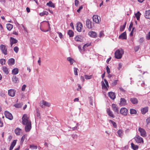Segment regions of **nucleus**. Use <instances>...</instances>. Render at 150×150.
I'll return each instance as SVG.
<instances>
[{"instance_id": "1", "label": "nucleus", "mask_w": 150, "mask_h": 150, "mask_svg": "<svg viewBox=\"0 0 150 150\" xmlns=\"http://www.w3.org/2000/svg\"><path fill=\"white\" fill-rule=\"evenodd\" d=\"M22 119L23 124L25 125V131L26 132H29L31 128V124L29 117L26 115H24L22 117Z\"/></svg>"}, {"instance_id": "2", "label": "nucleus", "mask_w": 150, "mask_h": 150, "mask_svg": "<svg viewBox=\"0 0 150 150\" xmlns=\"http://www.w3.org/2000/svg\"><path fill=\"white\" fill-rule=\"evenodd\" d=\"M124 53V51L121 48L119 49L116 50L115 53V57L117 59H120Z\"/></svg>"}, {"instance_id": "3", "label": "nucleus", "mask_w": 150, "mask_h": 150, "mask_svg": "<svg viewBox=\"0 0 150 150\" xmlns=\"http://www.w3.org/2000/svg\"><path fill=\"white\" fill-rule=\"evenodd\" d=\"M101 83L102 88L105 89L106 91H107L108 90V88L109 87V85L107 80L105 79H104V81H102Z\"/></svg>"}, {"instance_id": "4", "label": "nucleus", "mask_w": 150, "mask_h": 150, "mask_svg": "<svg viewBox=\"0 0 150 150\" xmlns=\"http://www.w3.org/2000/svg\"><path fill=\"white\" fill-rule=\"evenodd\" d=\"M136 142L138 144H143L144 140L142 138L138 135H137L134 138Z\"/></svg>"}, {"instance_id": "5", "label": "nucleus", "mask_w": 150, "mask_h": 150, "mask_svg": "<svg viewBox=\"0 0 150 150\" xmlns=\"http://www.w3.org/2000/svg\"><path fill=\"white\" fill-rule=\"evenodd\" d=\"M0 49L4 55H6L8 54L7 48L6 45L1 44L0 45Z\"/></svg>"}, {"instance_id": "6", "label": "nucleus", "mask_w": 150, "mask_h": 150, "mask_svg": "<svg viewBox=\"0 0 150 150\" xmlns=\"http://www.w3.org/2000/svg\"><path fill=\"white\" fill-rule=\"evenodd\" d=\"M4 115L5 117L9 119L10 120H12L13 119V116L10 112L7 111H6L4 112Z\"/></svg>"}, {"instance_id": "7", "label": "nucleus", "mask_w": 150, "mask_h": 150, "mask_svg": "<svg viewBox=\"0 0 150 150\" xmlns=\"http://www.w3.org/2000/svg\"><path fill=\"white\" fill-rule=\"evenodd\" d=\"M138 130L140 133V135L143 137H146L147 136L145 130L143 129L140 127L138 129Z\"/></svg>"}, {"instance_id": "8", "label": "nucleus", "mask_w": 150, "mask_h": 150, "mask_svg": "<svg viewBox=\"0 0 150 150\" xmlns=\"http://www.w3.org/2000/svg\"><path fill=\"white\" fill-rule=\"evenodd\" d=\"M16 91L13 89H10L8 91V94L9 96L13 97L15 96Z\"/></svg>"}, {"instance_id": "9", "label": "nucleus", "mask_w": 150, "mask_h": 150, "mask_svg": "<svg viewBox=\"0 0 150 150\" xmlns=\"http://www.w3.org/2000/svg\"><path fill=\"white\" fill-rule=\"evenodd\" d=\"M120 113L123 115H127V110L125 108H122L120 110Z\"/></svg>"}, {"instance_id": "10", "label": "nucleus", "mask_w": 150, "mask_h": 150, "mask_svg": "<svg viewBox=\"0 0 150 150\" xmlns=\"http://www.w3.org/2000/svg\"><path fill=\"white\" fill-rule=\"evenodd\" d=\"M93 19L94 22L96 23H98L100 21V18L97 15H94L93 16Z\"/></svg>"}, {"instance_id": "11", "label": "nucleus", "mask_w": 150, "mask_h": 150, "mask_svg": "<svg viewBox=\"0 0 150 150\" xmlns=\"http://www.w3.org/2000/svg\"><path fill=\"white\" fill-rule=\"evenodd\" d=\"M10 42L11 46L12 47L13 44L17 42L18 40L13 38L11 37L10 38Z\"/></svg>"}, {"instance_id": "12", "label": "nucleus", "mask_w": 150, "mask_h": 150, "mask_svg": "<svg viewBox=\"0 0 150 150\" xmlns=\"http://www.w3.org/2000/svg\"><path fill=\"white\" fill-rule=\"evenodd\" d=\"M86 25L88 28H92V23L88 19H87L86 21Z\"/></svg>"}, {"instance_id": "13", "label": "nucleus", "mask_w": 150, "mask_h": 150, "mask_svg": "<svg viewBox=\"0 0 150 150\" xmlns=\"http://www.w3.org/2000/svg\"><path fill=\"white\" fill-rule=\"evenodd\" d=\"M83 27L82 25L81 22H78L77 24L76 29L79 32L81 31L82 28Z\"/></svg>"}, {"instance_id": "14", "label": "nucleus", "mask_w": 150, "mask_h": 150, "mask_svg": "<svg viewBox=\"0 0 150 150\" xmlns=\"http://www.w3.org/2000/svg\"><path fill=\"white\" fill-rule=\"evenodd\" d=\"M118 38L120 39H126L127 37L126 32H123L119 36Z\"/></svg>"}, {"instance_id": "15", "label": "nucleus", "mask_w": 150, "mask_h": 150, "mask_svg": "<svg viewBox=\"0 0 150 150\" xmlns=\"http://www.w3.org/2000/svg\"><path fill=\"white\" fill-rule=\"evenodd\" d=\"M120 104L121 106L125 105L127 104V102L126 100L124 98H121L120 99Z\"/></svg>"}, {"instance_id": "16", "label": "nucleus", "mask_w": 150, "mask_h": 150, "mask_svg": "<svg viewBox=\"0 0 150 150\" xmlns=\"http://www.w3.org/2000/svg\"><path fill=\"white\" fill-rule=\"evenodd\" d=\"M88 34L90 36L93 38H95L97 36L96 33L95 32L93 31L89 32Z\"/></svg>"}, {"instance_id": "17", "label": "nucleus", "mask_w": 150, "mask_h": 150, "mask_svg": "<svg viewBox=\"0 0 150 150\" xmlns=\"http://www.w3.org/2000/svg\"><path fill=\"white\" fill-rule=\"evenodd\" d=\"M46 23L45 24V25L46 26H48L49 28V29H47V30H45L43 29H42L41 27L40 28V29L43 32H47L50 30V24L49 22L48 21H46Z\"/></svg>"}, {"instance_id": "18", "label": "nucleus", "mask_w": 150, "mask_h": 150, "mask_svg": "<svg viewBox=\"0 0 150 150\" xmlns=\"http://www.w3.org/2000/svg\"><path fill=\"white\" fill-rule=\"evenodd\" d=\"M112 109L115 112L117 113H118L119 112L118 109L117 105L114 104H112Z\"/></svg>"}, {"instance_id": "19", "label": "nucleus", "mask_w": 150, "mask_h": 150, "mask_svg": "<svg viewBox=\"0 0 150 150\" xmlns=\"http://www.w3.org/2000/svg\"><path fill=\"white\" fill-rule=\"evenodd\" d=\"M107 112L108 115L112 118H114L115 116L113 115L112 112L110 110V109L108 108L107 109Z\"/></svg>"}, {"instance_id": "20", "label": "nucleus", "mask_w": 150, "mask_h": 150, "mask_svg": "<svg viewBox=\"0 0 150 150\" xmlns=\"http://www.w3.org/2000/svg\"><path fill=\"white\" fill-rule=\"evenodd\" d=\"M108 95L109 97L112 100H114L115 98V93L112 92H110L108 93Z\"/></svg>"}, {"instance_id": "21", "label": "nucleus", "mask_w": 150, "mask_h": 150, "mask_svg": "<svg viewBox=\"0 0 150 150\" xmlns=\"http://www.w3.org/2000/svg\"><path fill=\"white\" fill-rule=\"evenodd\" d=\"M17 141V140H14L12 142L9 148V150H13V147H14V146H15L16 144Z\"/></svg>"}, {"instance_id": "22", "label": "nucleus", "mask_w": 150, "mask_h": 150, "mask_svg": "<svg viewBox=\"0 0 150 150\" xmlns=\"http://www.w3.org/2000/svg\"><path fill=\"white\" fill-rule=\"evenodd\" d=\"M2 70L7 75L9 73L8 69L5 66H3L2 67Z\"/></svg>"}, {"instance_id": "23", "label": "nucleus", "mask_w": 150, "mask_h": 150, "mask_svg": "<svg viewBox=\"0 0 150 150\" xmlns=\"http://www.w3.org/2000/svg\"><path fill=\"white\" fill-rule=\"evenodd\" d=\"M130 100L132 103L133 104H136L138 103V100L137 99L135 98H131L130 99Z\"/></svg>"}, {"instance_id": "24", "label": "nucleus", "mask_w": 150, "mask_h": 150, "mask_svg": "<svg viewBox=\"0 0 150 150\" xmlns=\"http://www.w3.org/2000/svg\"><path fill=\"white\" fill-rule=\"evenodd\" d=\"M145 17L146 18L150 19V11H146L145 13Z\"/></svg>"}, {"instance_id": "25", "label": "nucleus", "mask_w": 150, "mask_h": 150, "mask_svg": "<svg viewBox=\"0 0 150 150\" xmlns=\"http://www.w3.org/2000/svg\"><path fill=\"white\" fill-rule=\"evenodd\" d=\"M15 60L14 59L11 58L8 59V64L9 65H12L14 64Z\"/></svg>"}, {"instance_id": "26", "label": "nucleus", "mask_w": 150, "mask_h": 150, "mask_svg": "<svg viewBox=\"0 0 150 150\" xmlns=\"http://www.w3.org/2000/svg\"><path fill=\"white\" fill-rule=\"evenodd\" d=\"M148 109L147 107H146L142 108L141 110L142 113L143 114H145L148 111Z\"/></svg>"}, {"instance_id": "27", "label": "nucleus", "mask_w": 150, "mask_h": 150, "mask_svg": "<svg viewBox=\"0 0 150 150\" xmlns=\"http://www.w3.org/2000/svg\"><path fill=\"white\" fill-rule=\"evenodd\" d=\"M18 72L19 70L18 68H14L12 70V74L13 75H16L18 73Z\"/></svg>"}, {"instance_id": "28", "label": "nucleus", "mask_w": 150, "mask_h": 150, "mask_svg": "<svg viewBox=\"0 0 150 150\" xmlns=\"http://www.w3.org/2000/svg\"><path fill=\"white\" fill-rule=\"evenodd\" d=\"M21 132V129L19 128H17L15 130V134L17 135H19L20 134Z\"/></svg>"}, {"instance_id": "29", "label": "nucleus", "mask_w": 150, "mask_h": 150, "mask_svg": "<svg viewBox=\"0 0 150 150\" xmlns=\"http://www.w3.org/2000/svg\"><path fill=\"white\" fill-rule=\"evenodd\" d=\"M6 27L8 30L10 31L12 29L13 25L10 24L8 23L6 25Z\"/></svg>"}, {"instance_id": "30", "label": "nucleus", "mask_w": 150, "mask_h": 150, "mask_svg": "<svg viewBox=\"0 0 150 150\" xmlns=\"http://www.w3.org/2000/svg\"><path fill=\"white\" fill-rule=\"evenodd\" d=\"M12 80L13 83H16L18 81V78L16 76H13L12 78Z\"/></svg>"}, {"instance_id": "31", "label": "nucleus", "mask_w": 150, "mask_h": 150, "mask_svg": "<svg viewBox=\"0 0 150 150\" xmlns=\"http://www.w3.org/2000/svg\"><path fill=\"white\" fill-rule=\"evenodd\" d=\"M67 59L68 61H69L70 62V64L71 65L74 62V59L71 58V57H68L67 58Z\"/></svg>"}, {"instance_id": "32", "label": "nucleus", "mask_w": 150, "mask_h": 150, "mask_svg": "<svg viewBox=\"0 0 150 150\" xmlns=\"http://www.w3.org/2000/svg\"><path fill=\"white\" fill-rule=\"evenodd\" d=\"M131 146L132 148L134 150H137L139 148L138 146L134 144L133 143H131Z\"/></svg>"}, {"instance_id": "33", "label": "nucleus", "mask_w": 150, "mask_h": 150, "mask_svg": "<svg viewBox=\"0 0 150 150\" xmlns=\"http://www.w3.org/2000/svg\"><path fill=\"white\" fill-rule=\"evenodd\" d=\"M47 5L53 8L55 7L54 4L51 1H50L48 3H47Z\"/></svg>"}, {"instance_id": "34", "label": "nucleus", "mask_w": 150, "mask_h": 150, "mask_svg": "<svg viewBox=\"0 0 150 150\" xmlns=\"http://www.w3.org/2000/svg\"><path fill=\"white\" fill-rule=\"evenodd\" d=\"M39 14L40 16H42L44 15H47L48 14V13L46 11H44L40 13Z\"/></svg>"}, {"instance_id": "35", "label": "nucleus", "mask_w": 150, "mask_h": 150, "mask_svg": "<svg viewBox=\"0 0 150 150\" xmlns=\"http://www.w3.org/2000/svg\"><path fill=\"white\" fill-rule=\"evenodd\" d=\"M135 14L137 20H139L140 18V15H141V13L139 11H138L137 12V13H135Z\"/></svg>"}, {"instance_id": "36", "label": "nucleus", "mask_w": 150, "mask_h": 150, "mask_svg": "<svg viewBox=\"0 0 150 150\" xmlns=\"http://www.w3.org/2000/svg\"><path fill=\"white\" fill-rule=\"evenodd\" d=\"M75 40L76 41L81 42L82 39L81 38V37L80 36H76L75 38Z\"/></svg>"}, {"instance_id": "37", "label": "nucleus", "mask_w": 150, "mask_h": 150, "mask_svg": "<svg viewBox=\"0 0 150 150\" xmlns=\"http://www.w3.org/2000/svg\"><path fill=\"white\" fill-rule=\"evenodd\" d=\"M118 135L120 137H122L123 135V132L121 129H119L117 132Z\"/></svg>"}, {"instance_id": "38", "label": "nucleus", "mask_w": 150, "mask_h": 150, "mask_svg": "<svg viewBox=\"0 0 150 150\" xmlns=\"http://www.w3.org/2000/svg\"><path fill=\"white\" fill-rule=\"evenodd\" d=\"M68 33L70 37H72L74 35V33L71 30H69L68 32Z\"/></svg>"}, {"instance_id": "39", "label": "nucleus", "mask_w": 150, "mask_h": 150, "mask_svg": "<svg viewBox=\"0 0 150 150\" xmlns=\"http://www.w3.org/2000/svg\"><path fill=\"white\" fill-rule=\"evenodd\" d=\"M22 105L23 104L22 103H20L15 104L14 105V106L16 108H21L22 107Z\"/></svg>"}, {"instance_id": "40", "label": "nucleus", "mask_w": 150, "mask_h": 150, "mask_svg": "<svg viewBox=\"0 0 150 150\" xmlns=\"http://www.w3.org/2000/svg\"><path fill=\"white\" fill-rule=\"evenodd\" d=\"M130 113L131 114H136L137 111L136 110L133 109H130Z\"/></svg>"}, {"instance_id": "41", "label": "nucleus", "mask_w": 150, "mask_h": 150, "mask_svg": "<svg viewBox=\"0 0 150 150\" xmlns=\"http://www.w3.org/2000/svg\"><path fill=\"white\" fill-rule=\"evenodd\" d=\"M36 116L37 118L38 119H40V114L39 110L38 109L36 110Z\"/></svg>"}, {"instance_id": "42", "label": "nucleus", "mask_w": 150, "mask_h": 150, "mask_svg": "<svg viewBox=\"0 0 150 150\" xmlns=\"http://www.w3.org/2000/svg\"><path fill=\"white\" fill-rule=\"evenodd\" d=\"M27 136V134L24 135L21 139V143H23L25 139Z\"/></svg>"}, {"instance_id": "43", "label": "nucleus", "mask_w": 150, "mask_h": 150, "mask_svg": "<svg viewBox=\"0 0 150 150\" xmlns=\"http://www.w3.org/2000/svg\"><path fill=\"white\" fill-rule=\"evenodd\" d=\"M44 106H47V107H50V105L51 104L50 103H48V102H47L45 101L44 100Z\"/></svg>"}, {"instance_id": "44", "label": "nucleus", "mask_w": 150, "mask_h": 150, "mask_svg": "<svg viewBox=\"0 0 150 150\" xmlns=\"http://www.w3.org/2000/svg\"><path fill=\"white\" fill-rule=\"evenodd\" d=\"M89 103L91 105H93V98L92 97H89Z\"/></svg>"}, {"instance_id": "45", "label": "nucleus", "mask_w": 150, "mask_h": 150, "mask_svg": "<svg viewBox=\"0 0 150 150\" xmlns=\"http://www.w3.org/2000/svg\"><path fill=\"white\" fill-rule=\"evenodd\" d=\"M90 44H85L83 47V51H84L86 50V48L90 45Z\"/></svg>"}, {"instance_id": "46", "label": "nucleus", "mask_w": 150, "mask_h": 150, "mask_svg": "<svg viewBox=\"0 0 150 150\" xmlns=\"http://www.w3.org/2000/svg\"><path fill=\"white\" fill-rule=\"evenodd\" d=\"M110 122H111V123L113 127H115L116 128L117 127V124L114 121H113L112 120H110L109 121Z\"/></svg>"}, {"instance_id": "47", "label": "nucleus", "mask_w": 150, "mask_h": 150, "mask_svg": "<svg viewBox=\"0 0 150 150\" xmlns=\"http://www.w3.org/2000/svg\"><path fill=\"white\" fill-rule=\"evenodd\" d=\"M30 148L32 149H37V146L34 145H30Z\"/></svg>"}, {"instance_id": "48", "label": "nucleus", "mask_w": 150, "mask_h": 150, "mask_svg": "<svg viewBox=\"0 0 150 150\" xmlns=\"http://www.w3.org/2000/svg\"><path fill=\"white\" fill-rule=\"evenodd\" d=\"M6 62V60L4 59H1L0 60V63L2 65L5 64Z\"/></svg>"}, {"instance_id": "49", "label": "nucleus", "mask_w": 150, "mask_h": 150, "mask_svg": "<svg viewBox=\"0 0 150 150\" xmlns=\"http://www.w3.org/2000/svg\"><path fill=\"white\" fill-rule=\"evenodd\" d=\"M0 96L2 97H4L5 96L4 91H0Z\"/></svg>"}, {"instance_id": "50", "label": "nucleus", "mask_w": 150, "mask_h": 150, "mask_svg": "<svg viewBox=\"0 0 150 150\" xmlns=\"http://www.w3.org/2000/svg\"><path fill=\"white\" fill-rule=\"evenodd\" d=\"M85 78L86 79H91L92 77V75L88 76L87 75H85Z\"/></svg>"}, {"instance_id": "51", "label": "nucleus", "mask_w": 150, "mask_h": 150, "mask_svg": "<svg viewBox=\"0 0 150 150\" xmlns=\"http://www.w3.org/2000/svg\"><path fill=\"white\" fill-rule=\"evenodd\" d=\"M125 25H126V23H125V24L124 25L122 26H121L120 27V31H123L124 30V29L125 28Z\"/></svg>"}, {"instance_id": "52", "label": "nucleus", "mask_w": 150, "mask_h": 150, "mask_svg": "<svg viewBox=\"0 0 150 150\" xmlns=\"http://www.w3.org/2000/svg\"><path fill=\"white\" fill-rule=\"evenodd\" d=\"M74 75H78V73H77L78 69L76 67H74Z\"/></svg>"}, {"instance_id": "53", "label": "nucleus", "mask_w": 150, "mask_h": 150, "mask_svg": "<svg viewBox=\"0 0 150 150\" xmlns=\"http://www.w3.org/2000/svg\"><path fill=\"white\" fill-rule=\"evenodd\" d=\"M44 100L41 101L40 103V106L42 108L44 107Z\"/></svg>"}, {"instance_id": "54", "label": "nucleus", "mask_w": 150, "mask_h": 150, "mask_svg": "<svg viewBox=\"0 0 150 150\" xmlns=\"http://www.w3.org/2000/svg\"><path fill=\"white\" fill-rule=\"evenodd\" d=\"M104 36L103 32L101 31L100 32L99 36L100 38L103 37Z\"/></svg>"}, {"instance_id": "55", "label": "nucleus", "mask_w": 150, "mask_h": 150, "mask_svg": "<svg viewBox=\"0 0 150 150\" xmlns=\"http://www.w3.org/2000/svg\"><path fill=\"white\" fill-rule=\"evenodd\" d=\"M78 48L80 52L82 53L83 51V49H82L81 47L79 45L78 46Z\"/></svg>"}, {"instance_id": "56", "label": "nucleus", "mask_w": 150, "mask_h": 150, "mask_svg": "<svg viewBox=\"0 0 150 150\" xmlns=\"http://www.w3.org/2000/svg\"><path fill=\"white\" fill-rule=\"evenodd\" d=\"M19 48L17 47H15L14 48V51L16 53H17L18 51Z\"/></svg>"}, {"instance_id": "57", "label": "nucleus", "mask_w": 150, "mask_h": 150, "mask_svg": "<svg viewBox=\"0 0 150 150\" xmlns=\"http://www.w3.org/2000/svg\"><path fill=\"white\" fill-rule=\"evenodd\" d=\"M146 39L148 40H150V31L149 32L146 36Z\"/></svg>"}, {"instance_id": "58", "label": "nucleus", "mask_w": 150, "mask_h": 150, "mask_svg": "<svg viewBox=\"0 0 150 150\" xmlns=\"http://www.w3.org/2000/svg\"><path fill=\"white\" fill-rule=\"evenodd\" d=\"M146 122L148 125H150V117L146 119Z\"/></svg>"}, {"instance_id": "59", "label": "nucleus", "mask_w": 150, "mask_h": 150, "mask_svg": "<svg viewBox=\"0 0 150 150\" xmlns=\"http://www.w3.org/2000/svg\"><path fill=\"white\" fill-rule=\"evenodd\" d=\"M122 64L121 63H120L118 64V69L120 70L122 68Z\"/></svg>"}, {"instance_id": "60", "label": "nucleus", "mask_w": 150, "mask_h": 150, "mask_svg": "<svg viewBox=\"0 0 150 150\" xmlns=\"http://www.w3.org/2000/svg\"><path fill=\"white\" fill-rule=\"evenodd\" d=\"M26 87V85H23L22 87L21 88V90L22 91H24L25 90V88Z\"/></svg>"}, {"instance_id": "61", "label": "nucleus", "mask_w": 150, "mask_h": 150, "mask_svg": "<svg viewBox=\"0 0 150 150\" xmlns=\"http://www.w3.org/2000/svg\"><path fill=\"white\" fill-rule=\"evenodd\" d=\"M79 4V1L78 0H75V6H78Z\"/></svg>"}, {"instance_id": "62", "label": "nucleus", "mask_w": 150, "mask_h": 150, "mask_svg": "<svg viewBox=\"0 0 150 150\" xmlns=\"http://www.w3.org/2000/svg\"><path fill=\"white\" fill-rule=\"evenodd\" d=\"M57 33L59 35V38H62V36H63V35H62V33H61L59 32H57Z\"/></svg>"}, {"instance_id": "63", "label": "nucleus", "mask_w": 150, "mask_h": 150, "mask_svg": "<svg viewBox=\"0 0 150 150\" xmlns=\"http://www.w3.org/2000/svg\"><path fill=\"white\" fill-rule=\"evenodd\" d=\"M107 72L108 74H109L110 73V71L109 68L108 66H107L106 67Z\"/></svg>"}, {"instance_id": "64", "label": "nucleus", "mask_w": 150, "mask_h": 150, "mask_svg": "<svg viewBox=\"0 0 150 150\" xmlns=\"http://www.w3.org/2000/svg\"><path fill=\"white\" fill-rule=\"evenodd\" d=\"M139 47L138 46H136L134 47V50L135 52H137L139 50Z\"/></svg>"}]
</instances>
